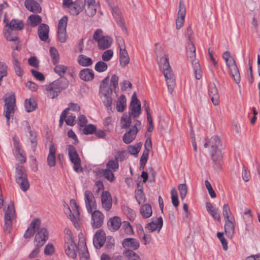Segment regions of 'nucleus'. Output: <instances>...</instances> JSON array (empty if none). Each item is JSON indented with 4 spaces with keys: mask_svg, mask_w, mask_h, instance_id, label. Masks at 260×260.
Listing matches in <instances>:
<instances>
[{
    "mask_svg": "<svg viewBox=\"0 0 260 260\" xmlns=\"http://www.w3.org/2000/svg\"><path fill=\"white\" fill-rule=\"evenodd\" d=\"M69 82L66 79H58L46 85V94L51 99L57 97L62 90L68 87Z\"/></svg>",
    "mask_w": 260,
    "mask_h": 260,
    "instance_id": "nucleus-1",
    "label": "nucleus"
},
{
    "mask_svg": "<svg viewBox=\"0 0 260 260\" xmlns=\"http://www.w3.org/2000/svg\"><path fill=\"white\" fill-rule=\"evenodd\" d=\"M109 81V76L106 77L101 82L99 94L100 98L105 106L107 107H110L112 105V99L111 95L112 94L113 89L108 86Z\"/></svg>",
    "mask_w": 260,
    "mask_h": 260,
    "instance_id": "nucleus-2",
    "label": "nucleus"
},
{
    "mask_svg": "<svg viewBox=\"0 0 260 260\" xmlns=\"http://www.w3.org/2000/svg\"><path fill=\"white\" fill-rule=\"evenodd\" d=\"M7 29L4 32V36L8 41H15L17 39V36L14 35L13 31L21 30L24 27L23 21L18 19H13L10 23L7 22L6 26Z\"/></svg>",
    "mask_w": 260,
    "mask_h": 260,
    "instance_id": "nucleus-3",
    "label": "nucleus"
},
{
    "mask_svg": "<svg viewBox=\"0 0 260 260\" xmlns=\"http://www.w3.org/2000/svg\"><path fill=\"white\" fill-rule=\"evenodd\" d=\"M15 180L23 191H26L29 188L27 175L23 167L17 165L16 167Z\"/></svg>",
    "mask_w": 260,
    "mask_h": 260,
    "instance_id": "nucleus-4",
    "label": "nucleus"
},
{
    "mask_svg": "<svg viewBox=\"0 0 260 260\" xmlns=\"http://www.w3.org/2000/svg\"><path fill=\"white\" fill-rule=\"evenodd\" d=\"M15 96L14 93L6 94L5 98L4 114L7 119V124L9 125V120L14 113L15 106Z\"/></svg>",
    "mask_w": 260,
    "mask_h": 260,
    "instance_id": "nucleus-5",
    "label": "nucleus"
},
{
    "mask_svg": "<svg viewBox=\"0 0 260 260\" xmlns=\"http://www.w3.org/2000/svg\"><path fill=\"white\" fill-rule=\"evenodd\" d=\"M5 225L4 230L7 234H9L12 229V222L16 218L15 210L13 204L8 205L6 209H4Z\"/></svg>",
    "mask_w": 260,
    "mask_h": 260,
    "instance_id": "nucleus-6",
    "label": "nucleus"
},
{
    "mask_svg": "<svg viewBox=\"0 0 260 260\" xmlns=\"http://www.w3.org/2000/svg\"><path fill=\"white\" fill-rule=\"evenodd\" d=\"M101 29H96L94 32L93 38L97 42L98 47L101 49L109 48L112 43V39L109 36H104Z\"/></svg>",
    "mask_w": 260,
    "mask_h": 260,
    "instance_id": "nucleus-7",
    "label": "nucleus"
},
{
    "mask_svg": "<svg viewBox=\"0 0 260 260\" xmlns=\"http://www.w3.org/2000/svg\"><path fill=\"white\" fill-rule=\"evenodd\" d=\"M67 150L70 160L74 164V171L76 172L82 171L81 160L75 147L72 145H69L67 146Z\"/></svg>",
    "mask_w": 260,
    "mask_h": 260,
    "instance_id": "nucleus-8",
    "label": "nucleus"
},
{
    "mask_svg": "<svg viewBox=\"0 0 260 260\" xmlns=\"http://www.w3.org/2000/svg\"><path fill=\"white\" fill-rule=\"evenodd\" d=\"M159 70L161 71L167 81L168 90L172 92L175 85L174 73L171 66H160Z\"/></svg>",
    "mask_w": 260,
    "mask_h": 260,
    "instance_id": "nucleus-9",
    "label": "nucleus"
},
{
    "mask_svg": "<svg viewBox=\"0 0 260 260\" xmlns=\"http://www.w3.org/2000/svg\"><path fill=\"white\" fill-rule=\"evenodd\" d=\"M141 125V121L138 120H136L134 125L123 136L122 140L124 143L129 144L135 140L138 132V127H140Z\"/></svg>",
    "mask_w": 260,
    "mask_h": 260,
    "instance_id": "nucleus-10",
    "label": "nucleus"
},
{
    "mask_svg": "<svg viewBox=\"0 0 260 260\" xmlns=\"http://www.w3.org/2000/svg\"><path fill=\"white\" fill-rule=\"evenodd\" d=\"M84 200L87 211L88 213H91L92 210L96 207L95 200L91 191L89 190L85 191Z\"/></svg>",
    "mask_w": 260,
    "mask_h": 260,
    "instance_id": "nucleus-11",
    "label": "nucleus"
},
{
    "mask_svg": "<svg viewBox=\"0 0 260 260\" xmlns=\"http://www.w3.org/2000/svg\"><path fill=\"white\" fill-rule=\"evenodd\" d=\"M91 224L93 228L98 229L101 227L104 223V215L99 210L92 211Z\"/></svg>",
    "mask_w": 260,
    "mask_h": 260,
    "instance_id": "nucleus-12",
    "label": "nucleus"
},
{
    "mask_svg": "<svg viewBox=\"0 0 260 260\" xmlns=\"http://www.w3.org/2000/svg\"><path fill=\"white\" fill-rule=\"evenodd\" d=\"M186 14V8L183 2L180 1L179 2V10L177 14V17L176 20V24L177 29H179L182 27L184 18Z\"/></svg>",
    "mask_w": 260,
    "mask_h": 260,
    "instance_id": "nucleus-13",
    "label": "nucleus"
},
{
    "mask_svg": "<svg viewBox=\"0 0 260 260\" xmlns=\"http://www.w3.org/2000/svg\"><path fill=\"white\" fill-rule=\"evenodd\" d=\"M101 203L103 208L109 211L112 207V199L111 194L108 191H104L101 194Z\"/></svg>",
    "mask_w": 260,
    "mask_h": 260,
    "instance_id": "nucleus-14",
    "label": "nucleus"
},
{
    "mask_svg": "<svg viewBox=\"0 0 260 260\" xmlns=\"http://www.w3.org/2000/svg\"><path fill=\"white\" fill-rule=\"evenodd\" d=\"M187 57L188 62L192 65L199 64V59L196 58V47L193 42L188 43L187 47Z\"/></svg>",
    "mask_w": 260,
    "mask_h": 260,
    "instance_id": "nucleus-15",
    "label": "nucleus"
},
{
    "mask_svg": "<svg viewBox=\"0 0 260 260\" xmlns=\"http://www.w3.org/2000/svg\"><path fill=\"white\" fill-rule=\"evenodd\" d=\"M106 240V234L104 231L99 230L95 233L93 239V243L97 249L101 248L104 244Z\"/></svg>",
    "mask_w": 260,
    "mask_h": 260,
    "instance_id": "nucleus-16",
    "label": "nucleus"
},
{
    "mask_svg": "<svg viewBox=\"0 0 260 260\" xmlns=\"http://www.w3.org/2000/svg\"><path fill=\"white\" fill-rule=\"evenodd\" d=\"M41 224V221L39 219L32 220L27 230L24 234V238L25 239L30 238L34 236L37 230L39 229Z\"/></svg>",
    "mask_w": 260,
    "mask_h": 260,
    "instance_id": "nucleus-17",
    "label": "nucleus"
},
{
    "mask_svg": "<svg viewBox=\"0 0 260 260\" xmlns=\"http://www.w3.org/2000/svg\"><path fill=\"white\" fill-rule=\"evenodd\" d=\"M64 212L68 218L74 224L75 227L77 229L79 228L80 227V221L81 220L80 214L76 211L73 212L72 213L70 208L68 206L64 210Z\"/></svg>",
    "mask_w": 260,
    "mask_h": 260,
    "instance_id": "nucleus-18",
    "label": "nucleus"
},
{
    "mask_svg": "<svg viewBox=\"0 0 260 260\" xmlns=\"http://www.w3.org/2000/svg\"><path fill=\"white\" fill-rule=\"evenodd\" d=\"M122 245L127 250H135L139 248L140 243L136 239L128 238L123 240Z\"/></svg>",
    "mask_w": 260,
    "mask_h": 260,
    "instance_id": "nucleus-19",
    "label": "nucleus"
},
{
    "mask_svg": "<svg viewBox=\"0 0 260 260\" xmlns=\"http://www.w3.org/2000/svg\"><path fill=\"white\" fill-rule=\"evenodd\" d=\"M224 232L229 238H232L235 233V219L231 217V219L224 220Z\"/></svg>",
    "mask_w": 260,
    "mask_h": 260,
    "instance_id": "nucleus-20",
    "label": "nucleus"
},
{
    "mask_svg": "<svg viewBox=\"0 0 260 260\" xmlns=\"http://www.w3.org/2000/svg\"><path fill=\"white\" fill-rule=\"evenodd\" d=\"M65 252L69 257L75 258L77 256V246L74 241L65 242Z\"/></svg>",
    "mask_w": 260,
    "mask_h": 260,
    "instance_id": "nucleus-21",
    "label": "nucleus"
},
{
    "mask_svg": "<svg viewBox=\"0 0 260 260\" xmlns=\"http://www.w3.org/2000/svg\"><path fill=\"white\" fill-rule=\"evenodd\" d=\"M24 6L28 10L35 13H40L42 11L40 4L35 0H26Z\"/></svg>",
    "mask_w": 260,
    "mask_h": 260,
    "instance_id": "nucleus-22",
    "label": "nucleus"
},
{
    "mask_svg": "<svg viewBox=\"0 0 260 260\" xmlns=\"http://www.w3.org/2000/svg\"><path fill=\"white\" fill-rule=\"evenodd\" d=\"M48 239V233L47 229L45 228H39V229L37 230V233L35 238L34 243L37 244V241H39L43 242L42 246H43Z\"/></svg>",
    "mask_w": 260,
    "mask_h": 260,
    "instance_id": "nucleus-23",
    "label": "nucleus"
},
{
    "mask_svg": "<svg viewBox=\"0 0 260 260\" xmlns=\"http://www.w3.org/2000/svg\"><path fill=\"white\" fill-rule=\"evenodd\" d=\"M121 224V219L118 216L110 218L107 222L108 229L112 232H115L118 230Z\"/></svg>",
    "mask_w": 260,
    "mask_h": 260,
    "instance_id": "nucleus-24",
    "label": "nucleus"
},
{
    "mask_svg": "<svg viewBox=\"0 0 260 260\" xmlns=\"http://www.w3.org/2000/svg\"><path fill=\"white\" fill-rule=\"evenodd\" d=\"M163 225V220L161 217H158L156 220H154L149 223L145 226L150 232H153L158 229V232L160 230Z\"/></svg>",
    "mask_w": 260,
    "mask_h": 260,
    "instance_id": "nucleus-25",
    "label": "nucleus"
},
{
    "mask_svg": "<svg viewBox=\"0 0 260 260\" xmlns=\"http://www.w3.org/2000/svg\"><path fill=\"white\" fill-rule=\"evenodd\" d=\"M49 28L48 25L42 23L38 27V35L41 40L46 41L48 39Z\"/></svg>",
    "mask_w": 260,
    "mask_h": 260,
    "instance_id": "nucleus-26",
    "label": "nucleus"
},
{
    "mask_svg": "<svg viewBox=\"0 0 260 260\" xmlns=\"http://www.w3.org/2000/svg\"><path fill=\"white\" fill-rule=\"evenodd\" d=\"M55 153L56 150L54 145L53 143L51 142L49 145V153L47 157V163L48 166L50 167H52L55 166Z\"/></svg>",
    "mask_w": 260,
    "mask_h": 260,
    "instance_id": "nucleus-27",
    "label": "nucleus"
},
{
    "mask_svg": "<svg viewBox=\"0 0 260 260\" xmlns=\"http://www.w3.org/2000/svg\"><path fill=\"white\" fill-rule=\"evenodd\" d=\"M112 15L116 19L117 24L121 27L122 29H125L124 20L121 17V12L117 7H111Z\"/></svg>",
    "mask_w": 260,
    "mask_h": 260,
    "instance_id": "nucleus-28",
    "label": "nucleus"
},
{
    "mask_svg": "<svg viewBox=\"0 0 260 260\" xmlns=\"http://www.w3.org/2000/svg\"><path fill=\"white\" fill-rule=\"evenodd\" d=\"M83 8V3L80 1H76L74 2V4L70 7L69 9L71 14L76 16L82 11Z\"/></svg>",
    "mask_w": 260,
    "mask_h": 260,
    "instance_id": "nucleus-29",
    "label": "nucleus"
},
{
    "mask_svg": "<svg viewBox=\"0 0 260 260\" xmlns=\"http://www.w3.org/2000/svg\"><path fill=\"white\" fill-rule=\"evenodd\" d=\"M131 112L129 114L132 115L134 118L139 117L141 112V104L139 101H132L131 103Z\"/></svg>",
    "mask_w": 260,
    "mask_h": 260,
    "instance_id": "nucleus-30",
    "label": "nucleus"
},
{
    "mask_svg": "<svg viewBox=\"0 0 260 260\" xmlns=\"http://www.w3.org/2000/svg\"><path fill=\"white\" fill-rule=\"evenodd\" d=\"M119 60L121 64L126 65L129 62V58L124 46L120 47Z\"/></svg>",
    "mask_w": 260,
    "mask_h": 260,
    "instance_id": "nucleus-31",
    "label": "nucleus"
},
{
    "mask_svg": "<svg viewBox=\"0 0 260 260\" xmlns=\"http://www.w3.org/2000/svg\"><path fill=\"white\" fill-rule=\"evenodd\" d=\"M80 77L82 80L89 81L92 80L94 78V73L92 70L89 69H84L81 71Z\"/></svg>",
    "mask_w": 260,
    "mask_h": 260,
    "instance_id": "nucleus-32",
    "label": "nucleus"
},
{
    "mask_svg": "<svg viewBox=\"0 0 260 260\" xmlns=\"http://www.w3.org/2000/svg\"><path fill=\"white\" fill-rule=\"evenodd\" d=\"M230 73L233 78L235 83L239 84L240 82L241 77L239 69L237 66H229Z\"/></svg>",
    "mask_w": 260,
    "mask_h": 260,
    "instance_id": "nucleus-33",
    "label": "nucleus"
},
{
    "mask_svg": "<svg viewBox=\"0 0 260 260\" xmlns=\"http://www.w3.org/2000/svg\"><path fill=\"white\" fill-rule=\"evenodd\" d=\"M140 212L143 218L150 217L152 214L151 206L148 204L142 205L140 209Z\"/></svg>",
    "mask_w": 260,
    "mask_h": 260,
    "instance_id": "nucleus-34",
    "label": "nucleus"
},
{
    "mask_svg": "<svg viewBox=\"0 0 260 260\" xmlns=\"http://www.w3.org/2000/svg\"><path fill=\"white\" fill-rule=\"evenodd\" d=\"M212 159L214 164H218L222 160V155L219 148L211 150Z\"/></svg>",
    "mask_w": 260,
    "mask_h": 260,
    "instance_id": "nucleus-35",
    "label": "nucleus"
},
{
    "mask_svg": "<svg viewBox=\"0 0 260 260\" xmlns=\"http://www.w3.org/2000/svg\"><path fill=\"white\" fill-rule=\"evenodd\" d=\"M131 116L132 115L130 114L128 115L126 114L123 115L120 120L121 128H127L130 126L132 123Z\"/></svg>",
    "mask_w": 260,
    "mask_h": 260,
    "instance_id": "nucleus-36",
    "label": "nucleus"
},
{
    "mask_svg": "<svg viewBox=\"0 0 260 260\" xmlns=\"http://www.w3.org/2000/svg\"><path fill=\"white\" fill-rule=\"evenodd\" d=\"M126 98L124 95L122 94L119 98L117 105H116V109L117 111L122 112L124 111L126 107Z\"/></svg>",
    "mask_w": 260,
    "mask_h": 260,
    "instance_id": "nucleus-37",
    "label": "nucleus"
},
{
    "mask_svg": "<svg viewBox=\"0 0 260 260\" xmlns=\"http://www.w3.org/2000/svg\"><path fill=\"white\" fill-rule=\"evenodd\" d=\"M123 255L128 260H141L139 255L134 250H123Z\"/></svg>",
    "mask_w": 260,
    "mask_h": 260,
    "instance_id": "nucleus-38",
    "label": "nucleus"
},
{
    "mask_svg": "<svg viewBox=\"0 0 260 260\" xmlns=\"http://www.w3.org/2000/svg\"><path fill=\"white\" fill-rule=\"evenodd\" d=\"M222 57L226 65H236L235 59L230 52L226 51L222 54Z\"/></svg>",
    "mask_w": 260,
    "mask_h": 260,
    "instance_id": "nucleus-39",
    "label": "nucleus"
},
{
    "mask_svg": "<svg viewBox=\"0 0 260 260\" xmlns=\"http://www.w3.org/2000/svg\"><path fill=\"white\" fill-rule=\"evenodd\" d=\"M209 144L212 149L219 148L220 145V140L219 137L217 136H212L209 140Z\"/></svg>",
    "mask_w": 260,
    "mask_h": 260,
    "instance_id": "nucleus-40",
    "label": "nucleus"
},
{
    "mask_svg": "<svg viewBox=\"0 0 260 260\" xmlns=\"http://www.w3.org/2000/svg\"><path fill=\"white\" fill-rule=\"evenodd\" d=\"M28 20L31 26L35 27L41 23L42 19L41 17L38 15H31L28 17Z\"/></svg>",
    "mask_w": 260,
    "mask_h": 260,
    "instance_id": "nucleus-41",
    "label": "nucleus"
},
{
    "mask_svg": "<svg viewBox=\"0 0 260 260\" xmlns=\"http://www.w3.org/2000/svg\"><path fill=\"white\" fill-rule=\"evenodd\" d=\"M78 61L80 65H91L92 59L85 55H80L78 57Z\"/></svg>",
    "mask_w": 260,
    "mask_h": 260,
    "instance_id": "nucleus-42",
    "label": "nucleus"
},
{
    "mask_svg": "<svg viewBox=\"0 0 260 260\" xmlns=\"http://www.w3.org/2000/svg\"><path fill=\"white\" fill-rule=\"evenodd\" d=\"M142 146L141 143H137L135 145H129L127 147L128 152L134 155H137Z\"/></svg>",
    "mask_w": 260,
    "mask_h": 260,
    "instance_id": "nucleus-43",
    "label": "nucleus"
},
{
    "mask_svg": "<svg viewBox=\"0 0 260 260\" xmlns=\"http://www.w3.org/2000/svg\"><path fill=\"white\" fill-rule=\"evenodd\" d=\"M80 108L78 104L71 103L69 104V107L64 109L63 111H65L68 115L70 113H72L71 111L78 112L80 111Z\"/></svg>",
    "mask_w": 260,
    "mask_h": 260,
    "instance_id": "nucleus-44",
    "label": "nucleus"
},
{
    "mask_svg": "<svg viewBox=\"0 0 260 260\" xmlns=\"http://www.w3.org/2000/svg\"><path fill=\"white\" fill-rule=\"evenodd\" d=\"M79 246H81V248L79 249V252L81 255L80 257L89 258V254L87 250L86 243L83 241L80 245H79Z\"/></svg>",
    "mask_w": 260,
    "mask_h": 260,
    "instance_id": "nucleus-45",
    "label": "nucleus"
},
{
    "mask_svg": "<svg viewBox=\"0 0 260 260\" xmlns=\"http://www.w3.org/2000/svg\"><path fill=\"white\" fill-rule=\"evenodd\" d=\"M25 107L27 112H32L36 109L37 104L34 100L31 99L29 100H26L25 102Z\"/></svg>",
    "mask_w": 260,
    "mask_h": 260,
    "instance_id": "nucleus-46",
    "label": "nucleus"
},
{
    "mask_svg": "<svg viewBox=\"0 0 260 260\" xmlns=\"http://www.w3.org/2000/svg\"><path fill=\"white\" fill-rule=\"evenodd\" d=\"M106 168L115 172L119 168L118 162L115 159H110L106 164Z\"/></svg>",
    "mask_w": 260,
    "mask_h": 260,
    "instance_id": "nucleus-47",
    "label": "nucleus"
},
{
    "mask_svg": "<svg viewBox=\"0 0 260 260\" xmlns=\"http://www.w3.org/2000/svg\"><path fill=\"white\" fill-rule=\"evenodd\" d=\"M37 242H38L37 244L34 243L35 246V249H34L29 255V257L30 259L35 258L38 256V254L40 252V248L42 246H42V244H43L42 242H40L39 241H37Z\"/></svg>",
    "mask_w": 260,
    "mask_h": 260,
    "instance_id": "nucleus-48",
    "label": "nucleus"
},
{
    "mask_svg": "<svg viewBox=\"0 0 260 260\" xmlns=\"http://www.w3.org/2000/svg\"><path fill=\"white\" fill-rule=\"evenodd\" d=\"M49 51L53 63H57L59 60V54L57 50L54 47H51Z\"/></svg>",
    "mask_w": 260,
    "mask_h": 260,
    "instance_id": "nucleus-49",
    "label": "nucleus"
},
{
    "mask_svg": "<svg viewBox=\"0 0 260 260\" xmlns=\"http://www.w3.org/2000/svg\"><path fill=\"white\" fill-rule=\"evenodd\" d=\"M85 6V12L88 16H93L96 12V5H86Z\"/></svg>",
    "mask_w": 260,
    "mask_h": 260,
    "instance_id": "nucleus-50",
    "label": "nucleus"
},
{
    "mask_svg": "<svg viewBox=\"0 0 260 260\" xmlns=\"http://www.w3.org/2000/svg\"><path fill=\"white\" fill-rule=\"evenodd\" d=\"M68 22V17L64 16L62 17L59 21L58 25V30L64 31L66 30Z\"/></svg>",
    "mask_w": 260,
    "mask_h": 260,
    "instance_id": "nucleus-51",
    "label": "nucleus"
},
{
    "mask_svg": "<svg viewBox=\"0 0 260 260\" xmlns=\"http://www.w3.org/2000/svg\"><path fill=\"white\" fill-rule=\"evenodd\" d=\"M178 190L181 200H183L187 193V186L186 184H180L178 186Z\"/></svg>",
    "mask_w": 260,
    "mask_h": 260,
    "instance_id": "nucleus-52",
    "label": "nucleus"
},
{
    "mask_svg": "<svg viewBox=\"0 0 260 260\" xmlns=\"http://www.w3.org/2000/svg\"><path fill=\"white\" fill-rule=\"evenodd\" d=\"M172 203L174 207H177L179 205L177 192L175 187H173L171 191Z\"/></svg>",
    "mask_w": 260,
    "mask_h": 260,
    "instance_id": "nucleus-53",
    "label": "nucleus"
},
{
    "mask_svg": "<svg viewBox=\"0 0 260 260\" xmlns=\"http://www.w3.org/2000/svg\"><path fill=\"white\" fill-rule=\"evenodd\" d=\"M67 119L65 120L66 124L68 125L73 126L76 124V115L74 113H70L67 115Z\"/></svg>",
    "mask_w": 260,
    "mask_h": 260,
    "instance_id": "nucleus-54",
    "label": "nucleus"
},
{
    "mask_svg": "<svg viewBox=\"0 0 260 260\" xmlns=\"http://www.w3.org/2000/svg\"><path fill=\"white\" fill-rule=\"evenodd\" d=\"M96 129V126L92 124L85 125L83 128V133L85 135H89L93 134Z\"/></svg>",
    "mask_w": 260,
    "mask_h": 260,
    "instance_id": "nucleus-55",
    "label": "nucleus"
},
{
    "mask_svg": "<svg viewBox=\"0 0 260 260\" xmlns=\"http://www.w3.org/2000/svg\"><path fill=\"white\" fill-rule=\"evenodd\" d=\"M112 171V170L106 168L103 170V172L104 177L110 182H112L115 179V177Z\"/></svg>",
    "mask_w": 260,
    "mask_h": 260,
    "instance_id": "nucleus-56",
    "label": "nucleus"
},
{
    "mask_svg": "<svg viewBox=\"0 0 260 260\" xmlns=\"http://www.w3.org/2000/svg\"><path fill=\"white\" fill-rule=\"evenodd\" d=\"M222 214L224 220L231 219V217H233V216H230V215H232V212L229 205L226 204H224L223 206Z\"/></svg>",
    "mask_w": 260,
    "mask_h": 260,
    "instance_id": "nucleus-57",
    "label": "nucleus"
},
{
    "mask_svg": "<svg viewBox=\"0 0 260 260\" xmlns=\"http://www.w3.org/2000/svg\"><path fill=\"white\" fill-rule=\"evenodd\" d=\"M149 150L148 149H145L143 152V154L140 158V163H141V167L144 168L145 165H146L149 155Z\"/></svg>",
    "mask_w": 260,
    "mask_h": 260,
    "instance_id": "nucleus-58",
    "label": "nucleus"
},
{
    "mask_svg": "<svg viewBox=\"0 0 260 260\" xmlns=\"http://www.w3.org/2000/svg\"><path fill=\"white\" fill-rule=\"evenodd\" d=\"M29 133V139L30 140L32 147L34 150H35V148L37 145V135L35 132H32V131H30Z\"/></svg>",
    "mask_w": 260,
    "mask_h": 260,
    "instance_id": "nucleus-59",
    "label": "nucleus"
},
{
    "mask_svg": "<svg viewBox=\"0 0 260 260\" xmlns=\"http://www.w3.org/2000/svg\"><path fill=\"white\" fill-rule=\"evenodd\" d=\"M217 237L220 241L222 246L224 250L226 251L228 249V242L223 237V233L218 232L217 234Z\"/></svg>",
    "mask_w": 260,
    "mask_h": 260,
    "instance_id": "nucleus-60",
    "label": "nucleus"
},
{
    "mask_svg": "<svg viewBox=\"0 0 260 260\" xmlns=\"http://www.w3.org/2000/svg\"><path fill=\"white\" fill-rule=\"evenodd\" d=\"M127 157V154L125 151H118L115 155L114 159L118 162L119 161H123L124 160L126 159Z\"/></svg>",
    "mask_w": 260,
    "mask_h": 260,
    "instance_id": "nucleus-61",
    "label": "nucleus"
},
{
    "mask_svg": "<svg viewBox=\"0 0 260 260\" xmlns=\"http://www.w3.org/2000/svg\"><path fill=\"white\" fill-rule=\"evenodd\" d=\"M68 68L67 66H55L54 72L60 77H63L67 72Z\"/></svg>",
    "mask_w": 260,
    "mask_h": 260,
    "instance_id": "nucleus-62",
    "label": "nucleus"
},
{
    "mask_svg": "<svg viewBox=\"0 0 260 260\" xmlns=\"http://www.w3.org/2000/svg\"><path fill=\"white\" fill-rule=\"evenodd\" d=\"M136 199L139 204L143 203L145 201L144 193L143 190L140 189L138 190L136 193Z\"/></svg>",
    "mask_w": 260,
    "mask_h": 260,
    "instance_id": "nucleus-63",
    "label": "nucleus"
},
{
    "mask_svg": "<svg viewBox=\"0 0 260 260\" xmlns=\"http://www.w3.org/2000/svg\"><path fill=\"white\" fill-rule=\"evenodd\" d=\"M157 60L158 65H170L169 58L166 54L157 57Z\"/></svg>",
    "mask_w": 260,
    "mask_h": 260,
    "instance_id": "nucleus-64",
    "label": "nucleus"
}]
</instances>
